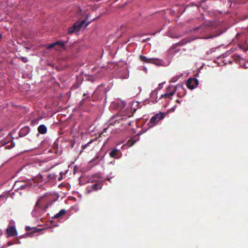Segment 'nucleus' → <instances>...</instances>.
I'll return each mask as SVG.
<instances>
[{
  "label": "nucleus",
  "mask_w": 248,
  "mask_h": 248,
  "mask_svg": "<svg viewBox=\"0 0 248 248\" xmlns=\"http://www.w3.org/2000/svg\"><path fill=\"white\" fill-rule=\"evenodd\" d=\"M140 61L145 63H153L157 66L164 65V61L158 58H148L142 55H140Z\"/></svg>",
  "instance_id": "f257e3e1"
},
{
  "label": "nucleus",
  "mask_w": 248,
  "mask_h": 248,
  "mask_svg": "<svg viewBox=\"0 0 248 248\" xmlns=\"http://www.w3.org/2000/svg\"><path fill=\"white\" fill-rule=\"evenodd\" d=\"M165 118L164 113L160 112L155 115L153 116L150 119L148 124L149 127H153L158 124V123Z\"/></svg>",
  "instance_id": "f03ea898"
},
{
  "label": "nucleus",
  "mask_w": 248,
  "mask_h": 248,
  "mask_svg": "<svg viewBox=\"0 0 248 248\" xmlns=\"http://www.w3.org/2000/svg\"><path fill=\"white\" fill-rule=\"evenodd\" d=\"M46 49H51L54 48L55 50L57 51H60L61 48L63 49H65V43L63 41H57L55 43L51 44L50 45L46 46Z\"/></svg>",
  "instance_id": "7ed1b4c3"
},
{
  "label": "nucleus",
  "mask_w": 248,
  "mask_h": 248,
  "mask_svg": "<svg viewBox=\"0 0 248 248\" xmlns=\"http://www.w3.org/2000/svg\"><path fill=\"white\" fill-rule=\"evenodd\" d=\"M198 83L199 81L197 78H189L186 82V86L188 89L193 90L198 86Z\"/></svg>",
  "instance_id": "20e7f679"
},
{
  "label": "nucleus",
  "mask_w": 248,
  "mask_h": 248,
  "mask_svg": "<svg viewBox=\"0 0 248 248\" xmlns=\"http://www.w3.org/2000/svg\"><path fill=\"white\" fill-rule=\"evenodd\" d=\"M179 87H183V85L178 84L175 86L170 85L167 88V93H168L170 94V99H172V96L174 94L177 90V88Z\"/></svg>",
  "instance_id": "39448f33"
},
{
  "label": "nucleus",
  "mask_w": 248,
  "mask_h": 248,
  "mask_svg": "<svg viewBox=\"0 0 248 248\" xmlns=\"http://www.w3.org/2000/svg\"><path fill=\"white\" fill-rule=\"evenodd\" d=\"M42 209V208L41 207L39 201H38L36 202L34 209L33 210V211L31 213L32 216L37 217L38 213L39 212L40 210H41Z\"/></svg>",
  "instance_id": "423d86ee"
},
{
  "label": "nucleus",
  "mask_w": 248,
  "mask_h": 248,
  "mask_svg": "<svg viewBox=\"0 0 248 248\" xmlns=\"http://www.w3.org/2000/svg\"><path fill=\"white\" fill-rule=\"evenodd\" d=\"M102 184H101L100 183H95V184H94L91 186L90 187V189H89L88 190V191L89 193H90L91 191H92L93 190H97L99 189H101L102 188Z\"/></svg>",
  "instance_id": "0eeeda50"
},
{
  "label": "nucleus",
  "mask_w": 248,
  "mask_h": 248,
  "mask_svg": "<svg viewBox=\"0 0 248 248\" xmlns=\"http://www.w3.org/2000/svg\"><path fill=\"white\" fill-rule=\"evenodd\" d=\"M30 128L29 126H25L20 129L19 135L20 137H24L30 132Z\"/></svg>",
  "instance_id": "6e6552de"
},
{
  "label": "nucleus",
  "mask_w": 248,
  "mask_h": 248,
  "mask_svg": "<svg viewBox=\"0 0 248 248\" xmlns=\"http://www.w3.org/2000/svg\"><path fill=\"white\" fill-rule=\"evenodd\" d=\"M7 233L8 236H12L16 234V230L14 226L9 227L7 229Z\"/></svg>",
  "instance_id": "1a4fd4ad"
},
{
  "label": "nucleus",
  "mask_w": 248,
  "mask_h": 248,
  "mask_svg": "<svg viewBox=\"0 0 248 248\" xmlns=\"http://www.w3.org/2000/svg\"><path fill=\"white\" fill-rule=\"evenodd\" d=\"M137 140H134L133 139H131L128 140V141L127 142L126 144H125L123 145L122 146V148L124 149H125L131 146H132L135 142H136Z\"/></svg>",
  "instance_id": "9d476101"
},
{
  "label": "nucleus",
  "mask_w": 248,
  "mask_h": 248,
  "mask_svg": "<svg viewBox=\"0 0 248 248\" xmlns=\"http://www.w3.org/2000/svg\"><path fill=\"white\" fill-rule=\"evenodd\" d=\"M120 153V150L119 149H114L113 150H112L109 153V155H110V156L111 157H113V158H120L121 155H122V154H121V155L118 156V157H116V155L118 154V153Z\"/></svg>",
  "instance_id": "9b49d317"
},
{
  "label": "nucleus",
  "mask_w": 248,
  "mask_h": 248,
  "mask_svg": "<svg viewBox=\"0 0 248 248\" xmlns=\"http://www.w3.org/2000/svg\"><path fill=\"white\" fill-rule=\"evenodd\" d=\"M38 131L40 134H45L47 131V128L44 124H41L38 127Z\"/></svg>",
  "instance_id": "f8f14e48"
},
{
  "label": "nucleus",
  "mask_w": 248,
  "mask_h": 248,
  "mask_svg": "<svg viewBox=\"0 0 248 248\" xmlns=\"http://www.w3.org/2000/svg\"><path fill=\"white\" fill-rule=\"evenodd\" d=\"M66 212V211L65 209H62L58 213L56 214L54 216V218H58L63 215Z\"/></svg>",
  "instance_id": "ddd939ff"
},
{
  "label": "nucleus",
  "mask_w": 248,
  "mask_h": 248,
  "mask_svg": "<svg viewBox=\"0 0 248 248\" xmlns=\"http://www.w3.org/2000/svg\"><path fill=\"white\" fill-rule=\"evenodd\" d=\"M119 116H113L110 121V124H113V122L114 123H116L117 121H119L120 119H119ZM118 123H119V122H118Z\"/></svg>",
  "instance_id": "4468645a"
},
{
  "label": "nucleus",
  "mask_w": 248,
  "mask_h": 248,
  "mask_svg": "<svg viewBox=\"0 0 248 248\" xmlns=\"http://www.w3.org/2000/svg\"><path fill=\"white\" fill-rule=\"evenodd\" d=\"M78 23H75L73 26L70 28H69V30H68V33H72L73 32H74V31H75V30L76 29H77V26H78Z\"/></svg>",
  "instance_id": "2eb2a0df"
},
{
  "label": "nucleus",
  "mask_w": 248,
  "mask_h": 248,
  "mask_svg": "<svg viewBox=\"0 0 248 248\" xmlns=\"http://www.w3.org/2000/svg\"><path fill=\"white\" fill-rule=\"evenodd\" d=\"M85 22H86V20H82L81 22H76L75 23L78 24V25L77 26V29H80V28H81L83 27V25L85 23Z\"/></svg>",
  "instance_id": "dca6fc26"
},
{
  "label": "nucleus",
  "mask_w": 248,
  "mask_h": 248,
  "mask_svg": "<svg viewBox=\"0 0 248 248\" xmlns=\"http://www.w3.org/2000/svg\"><path fill=\"white\" fill-rule=\"evenodd\" d=\"M182 76V75H180V76H174L173 77H172L170 80V82H176L180 78V77Z\"/></svg>",
  "instance_id": "f3484780"
},
{
  "label": "nucleus",
  "mask_w": 248,
  "mask_h": 248,
  "mask_svg": "<svg viewBox=\"0 0 248 248\" xmlns=\"http://www.w3.org/2000/svg\"><path fill=\"white\" fill-rule=\"evenodd\" d=\"M93 140H91L90 141H89L88 143L85 144H83L82 145V148L83 149H85V148H86L91 143H92V142L93 141Z\"/></svg>",
  "instance_id": "a211bd4d"
},
{
  "label": "nucleus",
  "mask_w": 248,
  "mask_h": 248,
  "mask_svg": "<svg viewBox=\"0 0 248 248\" xmlns=\"http://www.w3.org/2000/svg\"><path fill=\"white\" fill-rule=\"evenodd\" d=\"M6 201V198L4 196H0V204H2Z\"/></svg>",
  "instance_id": "6ab92c4d"
},
{
  "label": "nucleus",
  "mask_w": 248,
  "mask_h": 248,
  "mask_svg": "<svg viewBox=\"0 0 248 248\" xmlns=\"http://www.w3.org/2000/svg\"><path fill=\"white\" fill-rule=\"evenodd\" d=\"M164 97H170V94L168 93H165L162 94L160 97V98H163Z\"/></svg>",
  "instance_id": "aec40b11"
},
{
  "label": "nucleus",
  "mask_w": 248,
  "mask_h": 248,
  "mask_svg": "<svg viewBox=\"0 0 248 248\" xmlns=\"http://www.w3.org/2000/svg\"><path fill=\"white\" fill-rule=\"evenodd\" d=\"M163 84H164V83H159L158 84V86L157 89L160 90L161 89H162L163 88Z\"/></svg>",
  "instance_id": "412c9836"
},
{
  "label": "nucleus",
  "mask_w": 248,
  "mask_h": 248,
  "mask_svg": "<svg viewBox=\"0 0 248 248\" xmlns=\"http://www.w3.org/2000/svg\"><path fill=\"white\" fill-rule=\"evenodd\" d=\"M219 34H217V35H211V36H209V37H205V38H204V39H209V38L212 39V38H214L215 36H217L219 35Z\"/></svg>",
  "instance_id": "4be33fe9"
},
{
  "label": "nucleus",
  "mask_w": 248,
  "mask_h": 248,
  "mask_svg": "<svg viewBox=\"0 0 248 248\" xmlns=\"http://www.w3.org/2000/svg\"><path fill=\"white\" fill-rule=\"evenodd\" d=\"M21 60L24 62H28V59L26 58V57H22L21 58Z\"/></svg>",
  "instance_id": "5701e85b"
},
{
  "label": "nucleus",
  "mask_w": 248,
  "mask_h": 248,
  "mask_svg": "<svg viewBox=\"0 0 248 248\" xmlns=\"http://www.w3.org/2000/svg\"><path fill=\"white\" fill-rule=\"evenodd\" d=\"M27 186V185H22L20 186V188L21 189H24L25 187H26Z\"/></svg>",
  "instance_id": "b1692460"
},
{
  "label": "nucleus",
  "mask_w": 248,
  "mask_h": 248,
  "mask_svg": "<svg viewBox=\"0 0 248 248\" xmlns=\"http://www.w3.org/2000/svg\"><path fill=\"white\" fill-rule=\"evenodd\" d=\"M84 96L86 97H90L91 96V94L89 93H84Z\"/></svg>",
  "instance_id": "393cba45"
},
{
  "label": "nucleus",
  "mask_w": 248,
  "mask_h": 248,
  "mask_svg": "<svg viewBox=\"0 0 248 248\" xmlns=\"http://www.w3.org/2000/svg\"><path fill=\"white\" fill-rule=\"evenodd\" d=\"M167 35L170 36V37L171 38H178V36H172V35H170L169 34V33H167Z\"/></svg>",
  "instance_id": "a878e982"
},
{
  "label": "nucleus",
  "mask_w": 248,
  "mask_h": 248,
  "mask_svg": "<svg viewBox=\"0 0 248 248\" xmlns=\"http://www.w3.org/2000/svg\"><path fill=\"white\" fill-rule=\"evenodd\" d=\"M143 70L146 72L147 73V68L146 67H143Z\"/></svg>",
  "instance_id": "bb28decb"
},
{
  "label": "nucleus",
  "mask_w": 248,
  "mask_h": 248,
  "mask_svg": "<svg viewBox=\"0 0 248 248\" xmlns=\"http://www.w3.org/2000/svg\"><path fill=\"white\" fill-rule=\"evenodd\" d=\"M26 229V230L27 231H29V230H30L31 229V228L30 227H29V226H27Z\"/></svg>",
  "instance_id": "cd10ccee"
},
{
  "label": "nucleus",
  "mask_w": 248,
  "mask_h": 248,
  "mask_svg": "<svg viewBox=\"0 0 248 248\" xmlns=\"http://www.w3.org/2000/svg\"><path fill=\"white\" fill-rule=\"evenodd\" d=\"M95 160H96V159H95V158H93V159H92L91 160V161H90V162H94Z\"/></svg>",
  "instance_id": "c85d7f7f"
},
{
  "label": "nucleus",
  "mask_w": 248,
  "mask_h": 248,
  "mask_svg": "<svg viewBox=\"0 0 248 248\" xmlns=\"http://www.w3.org/2000/svg\"><path fill=\"white\" fill-rule=\"evenodd\" d=\"M176 101V102H177V103H180V100H178V99H177Z\"/></svg>",
  "instance_id": "c756f323"
},
{
  "label": "nucleus",
  "mask_w": 248,
  "mask_h": 248,
  "mask_svg": "<svg viewBox=\"0 0 248 248\" xmlns=\"http://www.w3.org/2000/svg\"><path fill=\"white\" fill-rule=\"evenodd\" d=\"M176 106H175L173 107V108H172V109H173V110H174L176 108Z\"/></svg>",
  "instance_id": "7c9ffc66"
},
{
  "label": "nucleus",
  "mask_w": 248,
  "mask_h": 248,
  "mask_svg": "<svg viewBox=\"0 0 248 248\" xmlns=\"http://www.w3.org/2000/svg\"><path fill=\"white\" fill-rule=\"evenodd\" d=\"M128 78V76H126L124 78H122L124 79V78Z\"/></svg>",
  "instance_id": "2f4dec72"
},
{
  "label": "nucleus",
  "mask_w": 248,
  "mask_h": 248,
  "mask_svg": "<svg viewBox=\"0 0 248 248\" xmlns=\"http://www.w3.org/2000/svg\"><path fill=\"white\" fill-rule=\"evenodd\" d=\"M2 37V35L0 34V39Z\"/></svg>",
  "instance_id": "473e14b6"
},
{
  "label": "nucleus",
  "mask_w": 248,
  "mask_h": 248,
  "mask_svg": "<svg viewBox=\"0 0 248 248\" xmlns=\"http://www.w3.org/2000/svg\"><path fill=\"white\" fill-rule=\"evenodd\" d=\"M89 24V23H87L86 26H87V25H88Z\"/></svg>",
  "instance_id": "72a5a7b5"
},
{
  "label": "nucleus",
  "mask_w": 248,
  "mask_h": 248,
  "mask_svg": "<svg viewBox=\"0 0 248 248\" xmlns=\"http://www.w3.org/2000/svg\"><path fill=\"white\" fill-rule=\"evenodd\" d=\"M89 17V16L88 15L86 17V19L88 18Z\"/></svg>",
  "instance_id": "f704fd0d"
},
{
  "label": "nucleus",
  "mask_w": 248,
  "mask_h": 248,
  "mask_svg": "<svg viewBox=\"0 0 248 248\" xmlns=\"http://www.w3.org/2000/svg\"><path fill=\"white\" fill-rule=\"evenodd\" d=\"M154 92L151 93V95L153 94Z\"/></svg>",
  "instance_id": "c9c22d12"
}]
</instances>
